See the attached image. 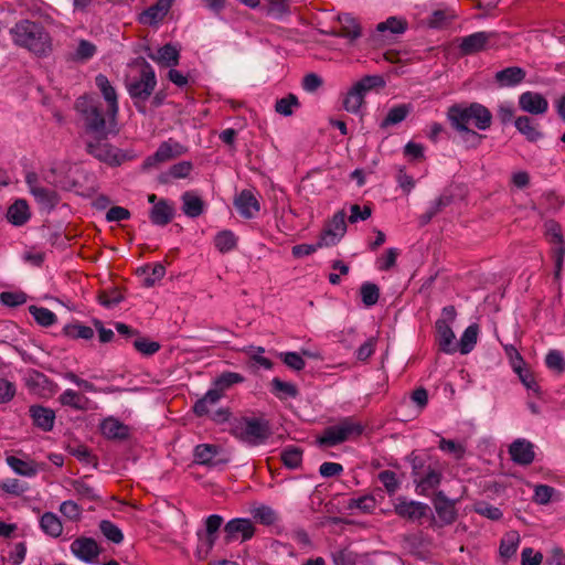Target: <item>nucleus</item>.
I'll list each match as a JSON object with an SVG mask.
<instances>
[{
  "label": "nucleus",
  "instance_id": "1",
  "mask_svg": "<svg viewBox=\"0 0 565 565\" xmlns=\"http://www.w3.org/2000/svg\"><path fill=\"white\" fill-rule=\"evenodd\" d=\"M85 132L92 137L107 138L117 132V115H113L98 97L81 96L75 103Z\"/></svg>",
  "mask_w": 565,
  "mask_h": 565
},
{
  "label": "nucleus",
  "instance_id": "2",
  "mask_svg": "<svg viewBox=\"0 0 565 565\" xmlns=\"http://www.w3.org/2000/svg\"><path fill=\"white\" fill-rule=\"evenodd\" d=\"M9 34L14 45L39 57L47 56L52 52V38L40 22L20 20L9 30Z\"/></svg>",
  "mask_w": 565,
  "mask_h": 565
},
{
  "label": "nucleus",
  "instance_id": "3",
  "mask_svg": "<svg viewBox=\"0 0 565 565\" xmlns=\"http://www.w3.org/2000/svg\"><path fill=\"white\" fill-rule=\"evenodd\" d=\"M446 116L455 130H465L469 125L478 130H487L492 124L491 111L480 103L455 104L447 109Z\"/></svg>",
  "mask_w": 565,
  "mask_h": 565
},
{
  "label": "nucleus",
  "instance_id": "4",
  "mask_svg": "<svg viewBox=\"0 0 565 565\" xmlns=\"http://www.w3.org/2000/svg\"><path fill=\"white\" fill-rule=\"evenodd\" d=\"M231 434L249 446H258L266 443L271 431L264 418L242 417L232 424Z\"/></svg>",
  "mask_w": 565,
  "mask_h": 565
},
{
  "label": "nucleus",
  "instance_id": "5",
  "mask_svg": "<svg viewBox=\"0 0 565 565\" xmlns=\"http://www.w3.org/2000/svg\"><path fill=\"white\" fill-rule=\"evenodd\" d=\"M86 151L98 161L110 167H118L134 159L131 153L107 142V138L93 137V139L87 140Z\"/></svg>",
  "mask_w": 565,
  "mask_h": 565
},
{
  "label": "nucleus",
  "instance_id": "6",
  "mask_svg": "<svg viewBox=\"0 0 565 565\" xmlns=\"http://www.w3.org/2000/svg\"><path fill=\"white\" fill-rule=\"evenodd\" d=\"M363 433V426L351 417L343 418L335 425L327 427L317 439L320 446L332 447L349 439L359 437Z\"/></svg>",
  "mask_w": 565,
  "mask_h": 565
},
{
  "label": "nucleus",
  "instance_id": "7",
  "mask_svg": "<svg viewBox=\"0 0 565 565\" xmlns=\"http://www.w3.org/2000/svg\"><path fill=\"white\" fill-rule=\"evenodd\" d=\"M456 317V308L454 306H446L441 310L440 318L435 323L437 344L439 350L447 354L457 352L456 337L451 329Z\"/></svg>",
  "mask_w": 565,
  "mask_h": 565
},
{
  "label": "nucleus",
  "instance_id": "8",
  "mask_svg": "<svg viewBox=\"0 0 565 565\" xmlns=\"http://www.w3.org/2000/svg\"><path fill=\"white\" fill-rule=\"evenodd\" d=\"M385 82L382 76L367 75L361 81L355 83L351 89L347 93L343 99V108L349 111L356 114L362 104L364 103V96L367 92L375 87H383Z\"/></svg>",
  "mask_w": 565,
  "mask_h": 565
},
{
  "label": "nucleus",
  "instance_id": "9",
  "mask_svg": "<svg viewBox=\"0 0 565 565\" xmlns=\"http://www.w3.org/2000/svg\"><path fill=\"white\" fill-rule=\"evenodd\" d=\"M157 85V78L152 66L143 58L140 62L139 77L127 85L132 99L147 100Z\"/></svg>",
  "mask_w": 565,
  "mask_h": 565
},
{
  "label": "nucleus",
  "instance_id": "10",
  "mask_svg": "<svg viewBox=\"0 0 565 565\" xmlns=\"http://www.w3.org/2000/svg\"><path fill=\"white\" fill-rule=\"evenodd\" d=\"M347 214L344 210H340L326 222L323 231L319 236V246L329 247L338 244L347 232L345 223Z\"/></svg>",
  "mask_w": 565,
  "mask_h": 565
},
{
  "label": "nucleus",
  "instance_id": "11",
  "mask_svg": "<svg viewBox=\"0 0 565 565\" xmlns=\"http://www.w3.org/2000/svg\"><path fill=\"white\" fill-rule=\"evenodd\" d=\"M498 34L494 32H476L461 39L459 50L463 55H472L478 52L494 47Z\"/></svg>",
  "mask_w": 565,
  "mask_h": 565
},
{
  "label": "nucleus",
  "instance_id": "12",
  "mask_svg": "<svg viewBox=\"0 0 565 565\" xmlns=\"http://www.w3.org/2000/svg\"><path fill=\"white\" fill-rule=\"evenodd\" d=\"M186 152V148L180 142L169 139L158 147L157 151L145 159L142 163L143 170H149L159 163L167 162L171 159L180 157Z\"/></svg>",
  "mask_w": 565,
  "mask_h": 565
},
{
  "label": "nucleus",
  "instance_id": "13",
  "mask_svg": "<svg viewBox=\"0 0 565 565\" xmlns=\"http://www.w3.org/2000/svg\"><path fill=\"white\" fill-rule=\"evenodd\" d=\"M431 501L438 518V520L434 516L431 518L433 524L445 526L456 521L457 510L454 500H450L443 491H438L435 493Z\"/></svg>",
  "mask_w": 565,
  "mask_h": 565
},
{
  "label": "nucleus",
  "instance_id": "14",
  "mask_svg": "<svg viewBox=\"0 0 565 565\" xmlns=\"http://www.w3.org/2000/svg\"><path fill=\"white\" fill-rule=\"evenodd\" d=\"M429 511L428 504L419 501H409L405 497H398L394 502L395 514L407 521H419L427 516Z\"/></svg>",
  "mask_w": 565,
  "mask_h": 565
},
{
  "label": "nucleus",
  "instance_id": "15",
  "mask_svg": "<svg viewBox=\"0 0 565 565\" xmlns=\"http://www.w3.org/2000/svg\"><path fill=\"white\" fill-rule=\"evenodd\" d=\"M255 534V526L249 519H233L224 526V540L231 543L237 540L242 542L250 540Z\"/></svg>",
  "mask_w": 565,
  "mask_h": 565
},
{
  "label": "nucleus",
  "instance_id": "16",
  "mask_svg": "<svg viewBox=\"0 0 565 565\" xmlns=\"http://www.w3.org/2000/svg\"><path fill=\"white\" fill-rule=\"evenodd\" d=\"M25 181L31 194L43 209L51 210L58 203L56 191L40 185L35 173H28Z\"/></svg>",
  "mask_w": 565,
  "mask_h": 565
},
{
  "label": "nucleus",
  "instance_id": "17",
  "mask_svg": "<svg viewBox=\"0 0 565 565\" xmlns=\"http://www.w3.org/2000/svg\"><path fill=\"white\" fill-rule=\"evenodd\" d=\"M519 108L533 116H543L548 110V100L541 93L526 90L518 99Z\"/></svg>",
  "mask_w": 565,
  "mask_h": 565
},
{
  "label": "nucleus",
  "instance_id": "18",
  "mask_svg": "<svg viewBox=\"0 0 565 565\" xmlns=\"http://www.w3.org/2000/svg\"><path fill=\"white\" fill-rule=\"evenodd\" d=\"M72 553L83 562L93 563L100 554L97 542L92 537L81 536L71 544Z\"/></svg>",
  "mask_w": 565,
  "mask_h": 565
},
{
  "label": "nucleus",
  "instance_id": "19",
  "mask_svg": "<svg viewBox=\"0 0 565 565\" xmlns=\"http://www.w3.org/2000/svg\"><path fill=\"white\" fill-rule=\"evenodd\" d=\"M234 206L245 218H253L260 210V203L252 190L241 191L234 199Z\"/></svg>",
  "mask_w": 565,
  "mask_h": 565
},
{
  "label": "nucleus",
  "instance_id": "20",
  "mask_svg": "<svg viewBox=\"0 0 565 565\" xmlns=\"http://www.w3.org/2000/svg\"><path fill=\"white\" fill-rule=\"evenodd\" d=\"M29 415L33 425L44 433L52 431L55 424V412L42 405H31Z\"/></svg>",
  "mask_w": 565,
  "mask_h": 565
},
{
  "label": "nucleus",
  "instance_id": "21",
  "mask_svg": "<svg viewBox=\"0 0 565 565\" xmlns=\"http://www.w3.org/2000/svg\"><path fill=\"white\" fill-rule=\"evenodd\" d=\"M338 21L339 29L333 30L331 34L348 39L350 42L361 36V25L354 17L349 13H342L338 15Z\"/></svg>",
  "mask_w": 565,
  "mask_h": 565
},
{
  "label": "nucleus",
  "instance_id": "22",
  "mask_svg": "<svg viewBox=\"0 0 565 565\" xmlns=\"http://www.w3.org/2000/svg\"><path fill=\"white\" fill-rule=\"evenodd\" d=\"M174 214V204L166 199H161L150 210L149 218L154 225L166 226L173 220Z\"/></svg>",
  "mask_w": 565,
  "mask_h": 565
},
{
  "label": "nucleus",
  "instance_id": "23",
  "mask_svg": "<svg viewBox=\"0 0 565 565\" xmlns=\"http://www.w3.org/2000/svg\"><path fill=\"white\" fill-rule=\"evenodd\" d=\"M171 4L172 0H158L154 4L140 13L139 22L146 25L157 24L168 14Z\"/></svg>",
  "mask_w": 565,
  "mask_h": 565
},
{
  "label": "nucleus",
  "instance_id": "24",
  "mask_svg": "<svg viewBox=\"0 0 565 565\" xmlns=\"http://www.w3.org/2000/svg\"><path fill=\"white\" fill-rule=\"evenodd\" d=\"M511 459L522 466H527L533 462L535 454L533 445L525 439H516L509 448Z\"/></svg>",
  "mask_w": 565,
  "mask_h": 565
},
{
  "label": "nucleus",
  "instance_id": "25",
  "mask_svg": "<svg viewBox=\"0 0 565 565\" xmlns=\"http://www.w3.org/2000/svg\"><path fill=\"white\" fill-rule=\"evenodd\" d=\"M526 72L520 66H510L495 73L494 79L500 87H514L521 84Z\"/></svg>",
  "mask_w": 565,
  "mask_h": 565
},
{
  "label": "nucleus",
  "instance_id": "26",
  "mask_svg": "<svg viewBox=\"0 0 565 565\" xmlns=\"http://www.w3.org/2000/svg\"><path fill=\"white\" fill-rule=\"evenodd\" d=\"M95 83L106 102V106L110 109V113L113 115H118L119 105H118V98H117V93H116L115 87L110 84L108 78L103 74H98L95 77Z\"/></svg>",
  "mask_w": 565,
  "mask_h": 565
},
{
  "label": "nucleus",
  "instance_id": "27",
  "mask_svg": "<svg viewBox=\"0 0 565 565\" xmlns=\"http://www.w3.org/2000/svg\"><path fill=\"white\" fill-rule=\"evenodd\" d=\"M514 126L516 130L530 142H535L543 137L542 131L539 129V125L529 116L523 115L515 118Z\"/></svg>",
  "mask_w": 565,
  "mask_h": 565
},
{
  "label": "nucleus",
  "instance_id": "28",
  "mask_svg": "<svg viewBox=\"0 0 565 565\" xmlns=\"http://www.w3.org/2000/svg\"><path fill=\"white\" fill-rule=\"evenodd\" d=\"M102 434L108 439L124 440L129 435V428L118 419L108 417L100 424Z\"/></svg>",
  "mask_w": 565,
  "mask_h": 565
},
{
  "label": "nucleus",
  "instance_id": "29",
  "mask_svg": "<svg viewBox=\"0 0 565 565\" xmlns=\"http://www.w3.org/2000/svg\"><path fill=\"white\" fill-rule=\"evenodd\" d=\"M26 554V545L24 542L9 544L2 552L0 565H20Z\"/></svg>",
  "mask_w": 565,
  "mask_h": 565
},
{
  "label": "nucleus",
  "instance_id": "30",
  "mask_svg": "<svg viewBox=\"0 0 565 565\" xmlns=\"http://www.w3.org/2000/svg\"><path fill=\"white\" fill-rule=\"evenodd\" d=\"M149 57L163 66L171 67L179 64L180 54L174 45L166 44L156 54H149Z\"/></svg>",
  "mask_w": 565,
  "mask_h": 565
},
{
  "label": "nucleus",
  "instance_id": "31",
  "mask_svg": "<svg viewBox=\"0 0 565 565\" xmlns=\"http://www.w3.org/2000/svg\"><path fill=\"white\" fill-rule=\"evenodd\" d=\"M182 211L189 217H198L204 211V202L193 192L186 191L182 194Z\"/></svg>",
  "mask_w": 565,
  "mask_h": 565
},
{
  "label": "nucleus",
  "instance_id": "32",
  "mask_svg": "<svg viewBox=\"0 0 565 565\" xmlns=\"http://www.w3.org/2000/svg\"><path fill=\"white\" fill-rule=\"evenodd\" d=\"M8 221L17 226H21L30 218L29 206L24 200H17L7 213Z\"/></svg>",
  "mask_w": 565,
  "mask_h": 565
},
{
  "label": "nucleus",
  "instance_id": "33",
  "mask_svg": "<svg viewBox=\"0 0 565 565\" xmlns=\"http://www.w3.org/2000/svg\"><path fill=\"white\" fill-rule=\"evenodd\" d=\"M244 381L245 377L241 373L226 371L214 379L213 387L223 396L224 392Z\"/></svg>",
  "mask_w": 565,
  "mask_h": 565
},
{
  "label": "nucleus",
  "instance_id": "34",
  "mask_svg": "<svg viewBox=\"0 0 565 565\" xmlns=\"http://www.w3.org/2000/svg\"><path fill=\"white\" fill-rule=\"evenodd\" d=\"M28 387L36 394L45 395L54 392V383L46 375L33 372L28 379Z\"/></svg>",
  "mask_w": 565,
  "mask_h": 565
},
{
  "label": "nucleus",
  "instance_id": "35",
  "mask_svg": "<svg viewBox=\"0 0 565 565\" xmlns=\"http://www.w3.org/2000/svg\"><path fill=\"white\" fill-rule=\"evenodd\" d=\"M521 542L520 534L516 531H510L503 535L500 542L499 553L504 559H510L515 555Z\"/></svg>",
  "mask_w": 565,
  "mask_h": 565
},
{
  "label": "nucleus",
  "instance_id": "36",
  "mask_svg": "<svg viewBox=\"0 0 565 565\" xmlns=\"http://www.w3.org/2000/svg\"><path fill=\"white\" fill-rule=\"evenodd\" d=\"M412 110V107L409 104H399L394 107H392L388 111L386 117L381 122V128L385 129L387 127L397 125L406 119V117L409 115Z\"/></svg>",
  "mask_w": 565,
  "mask_h": 565
},
{
  "label": "nucleus",
  "instance_id": "37",
  "mask_svg": "<svg viewBox=\"0 0 565 565\" xmlns=\"http://www.w3.org/2000/svg\"><path fill=\"white\" fill-rule=\"evenodd\" d=\"M222 395L214 388H210L202 398L198 399L193 406V412L198 416H204L210 413V406L216 405Z\"/></svg>",
  "mask_w": 565,
  "mask_h": 565
},
{
  "label": "nucleus",
  "instance_id": "38",
  "mask_svg": "<svg viewBox=\"0 0 565 565\" xmlns=\"http://www.w3.org/2000/svg\"><path fill=\"white\" fill-rule=\"evenodd\" d=\"M478 333L479 327L476 323L470 324L468 328H466L457 344V351L459 350L461 354L470 353L477 343Z\"/></svg>",
  "mask_w": 565,
  "mask_h": 565
},
{
  "label": "nucleus",
  "instance_id": "39",
  "mask_svg": "<svg viewBox=\"0 0 565 565\" xmlns=\"http://www.w3.org/2000/svg\"><path fill=\"white\" fill-rule=\"evenodd\" d=\"M40 526L45 534L52 537H58L63 532L61 520L52 512H45L41 516Z\"/></svg>",
  "mask_w": 565,
  "mask_h": 565
},
{
  "label": "nucleus",
  "instance_id": "40",
  "mask_svg": "<svg viewBox=\"0 0 565 565\" xmlns=\"http://www.w3.org/2000/svg\"><path fill=\"white\" fill-rule=\"evenodd\" d=\"M6 461L8 466L20 476L33 477L38 473L36 466L33 461H25L14 456H8Z\"/></svg>",
  "mask_w": 565,
  "mask_h": 565
},
{
  "label": "nucleus",
  "instance_id": "41",
  "mask_svg": "<svg viewBox=\"0 0 565 565\" xmlns=\"http://www.w3.org/2000/svg\"><path fill=\"white\" fill-rule=\"evenodd\" d=\"M193 166L190 161H181L169 168V170L160 175V181L167 183L170 179H184L192 171Z\"/></svg>",
  "mask_w": 565,
  "mask_h": 565
},
{
  "label": "nucleus",
  "instance_id": "42",
  "mask_svg": "<svg viewBox=\"0 0 565 565\" xmlns=\"http://www.w3.org/2000/svg\"><path fill=\"white\" fill-rule=\"evenodd\" d=\"M237 237L232 231L224 230L214 237V246L221 253H228L236 248Z\"/></svg>",
  "mask_w": 565,
  "mask_h": 565
},
{
  "label": "nucleus",
  "instance_id": "43",
  "mask_svg": "<svg viewBox=\"0 0 565 565\" xmlns=\"http://www.w3.org/2000/svg\"><path fill=\"white\" fill-rule=\"evenodd\" d=\"M58 402L63 406L72 407L76 411H83L85 409V403L87 402V398L82 396L78 392L74 390H65L60 396Z\"/></svg>",
  "mask_w": 565,
  "mask_h": 565
},
{
  "label": "nucleus",
  "instance_id": "44",
  "mask_svg": "<svg viewBox=\"0 0 565 565\" xmlns=\"http://www.w3.org/2000/svg\"><path fill=\"white\" fill-rule=\"evenodd\" d=\"M256 522L263 525H273L278 521L277 512L268 505H259L250 511Z\"/></svg>",
  "mask_w": 565,
  "mask_h": 565
},
{
  "label": "nucleus",
  "instance_id": "45",
  "mask_svg": "<svg viewBox=\"0 0 565 565\" xmlns=\"http://www.w3.org/2000/svg\"><path fill=\"white\" fill-rule=\"evenodd\" d=\"M455 17L450 10H436L429 15L427 25L431 29H443L449 25Z\"/></svg>",
  "mask_w": 565,
  "mask_h": 565
},
{
  "label": "nucleus",
  "instance_id": "46",
  "mask_svg": "<svg viewBox=\"0 0 565 565\" xmlns=\"http://www.w3.org/2000/svg\"><path fill=\"white\" fill-rule=\"evenodd\" d=\"M217 455V447L209 444L198 445L194 449L195 461L200 465H212Z\"/></svg>",
  "mask_w": 565,
  "mask_h": 565
},
{
  "label": "nucleus",
  "instance_id": "47",
  "mask_svg": "<svg viewBox=\"0 0 565 565\" xmlns=\"http://www.w3.org/2000/svg\"><path fill=\"white\" fill-rule=\"evenodd\" d=\"M407 25L408 24L405 19L390 17L386 21L381 22L376 25V31H390L392 34H402L406 31Z\"/></svg>",
  "mask_w": 565,
  "mask_h": 565
},
{
  "label": "nucleus",
  "instance_id": "48",
  "mask_svg": "<svg viewBox=\"0 0 565 565\" xmlns=\"http://www.w3.org/2000/svg\"><path fill=\"white\" fill-rule=\"evenodd\" d=\"M281 461L289 469H297L302 462V450L298 447H287L281 452Z\"/></svg>",
  "mask_w": 565,
  "mask_h": 565
},
{
  "label": "nucleus",
  "instance_id": "49",
  "mask_svg": "<svg viewBox=\"0 0 565 565\" xmlns=\"http://www.w3.org/2000/svg\"><path fill=\"white\" fill-rule=\"evenodd\" d=\"M440 481L441 473L434 469H429L417 483L419 494H425L428 490L437 488Z\"/></svg>",
  "mask_w": 565,
  "mask_h": 565
},
{
  "label": "nucleus",
  "instance_id": "50",
  "mask_svg": "<svg viewBox=\"0 0 565 565\" xmlns=\"http://www.w3.org/2000/svg\"><path fill=\"white\" fill-rule=\"evenodd\" d=\"M376 508V500L372 494L352 498L348 502V509H358L363 513H372Z\"/></svg>",
  "mask_w": 565,
  "mask_h": 565
},
{
  "label": "nucleus",
  "instance_id": "51",
  "mask_svg": "<svg viewBox=\"0 0 565 565\" xmlns=\"http://www.w3.org/2000/svg\"><path fill=\"white\" fill-rule=\"evenodd\" d=\"M273 392L279 398L286 397H296L298 395V390L295 384L289 382H284L278 377H274L271 380Z\"/></svg>",
  "mask_w": 565,
  "mask_h": 565
},
{
  "label": "nucleus",
  "instance_id": "52",
  "mask_svg": "<svg viewBox=\"0 0 565 565\" xmlns=\"http://www.w3.org/2000/svg\"><path fill=\"white\" fill-rule=\"evenodd\" d=\"M216 540L206 535H203L201 531L198 532V545L195 548V556L199 561H204L210 555Z\"/></svg>",
  "mask_w": 565,
  "mask_h": 565
},
{
  "label": "nucleus",
  "instance_id": "53",
  "mask_svg": "<svg viewBox=\"0 0 565 565\" xmlns=\"http://www.w3.org/2000/svg\"><path fill=\"white\" fill-rule=\"evenodd\" d=\"M132 344H134V348L139 353H141L142 355H146V356H151V355L156 354L161 348L159 342L149 340L148 338H145V337H137L134 340Z\"/></svg>",
  "mask_w": 565,
  "mask_h": 565
},
{
  "label": "nucleus",
  "instance_id": "54",
  "mask_svg": "<svg viewBox=\"0 0 565 565\" xmlns=\"http://www.w3.org/2000/svg\"><path fill=\"white\" fill-rule=\"evenodd\" d=\"M300 106L299 100L296 95L289 94L286 97L278 99L275 104V110L282 116H291L294 114V108H298Z\"/></svg>",
  "mask_w": 565,
  "mask_h": 565
},
{
  "label": "nucleus",
  "instance_id": "55",
  "mask_svg": "<svg viewBox=\"0 0 565 565\" xmlns=\"http://www.w3.org/2000/svg\"><path fill=\"white\" fill-rule=\"evenodd\" d=\"M30 313L34 320L43 327H50L54 324L56 320L55 313L47 308L31 306Z\"/></svg>",
  "mask_w": 565,
  "mask_h": 565
},
{
  "label": "nucleus",
  "instance_id": "56",
  "mask_svg": "<svg viewBox=\"0 0 565 565\" xmlns=\"http://www.w3.org/2000/svg\"><path fill=\"white\" fill-rule=\"evenodd\" d=\"M99 530L107 540L115 544H119L124 540L121 530L108 520H103L99 523Z\"/></svg>",
  "mask_w": 565,
  "mask_h": 565
},
{
  "label": "nucleus",
  "instance_id": "57",
  "mask_svg": "<svg viewBox=\"0 0 565 565\" xmlns=\"http://www.w3.org/2000/svg\"><path fill=\"white\" fill-rule=\"evenodd\" d=\"M362 301L366 307L374 306L380 298V289L375 284L364 282L360 289Z\"/></svg>",
  "mask_w": 565,
  "mask_h": 565
},
{
  "label": "nucleus",
  "instance_id": "58",
  "mask_svg": "<svg viewBox=\"0 0 565 565\" xmlns=\"http://www.w3.org/2000/svg\"><path fill=\"white\" fill-rule=\"evenodd\" d=\"M456 131L458 134H460V139L467 149L478 148L484 138L483 135H481L470 128H466L465 130H456Z\"/></svg>",
  "mask_w": 565,
  "mask_h": 565
},
{
  "label": "nucleus",
  "instance_id": "59",
  "mask_svg": "<svg viewBox=\"0 0 565 565\" xmlns=\"http://www.w3.org/2000/svg\"><path fill=\"white\" fill-rule=\"evenodd\" d=\"M475 511L479 515L492 521H499L503 515L502 511L498 507H494L488 502L476 503Z\"/></svg>",
  "mask_w": 565,
  "mask_h": 565
},
{
  "label": "nucleus",
  "instance_id": "60",
  "mask_svg": "<svg viewBox=\"0 0 565 565\" xmlns=\"http://www.w3.org/2000/svg\"><path fill=\"white\" fill-rule=\"evenodd\" d=\"M67 337L73 339L89 340L94 337V330L90 327L82 324H70L64 328Z\"/></svg>",
  "mask_w": 565,
  "mask_h": 565
},
{
  "label": "nucleus",
  "instance_id": "61",
  "mask_svg": "<svg viewBox=\"0 0 565 565\" xmlns=\"http://www.w3.org/2000/svg\"><path fill=\"white\" fill-rule=\"evenodd\" d=\"M439 449L451 454L456 459H461L466 452V448L462 444L445 438L439 440Z\"/></svg>",
  "mask_w": 565,
  "mask_h": 565
},
{
  "label": "nucleus",
  "instance_id": "62",
  "mask_svg": "<svg viewBox=\"0 0 565 565\" xmlns=\"http://www.w3.org/2000/svg\"><path fill=\"white\" fill-rule=\"evenodd\" d=\"M279 358L289 369L294 371H301L306 366L305 360L297 352H281Z\"/></svg>",
  "mask_w": 565,
  "mask_h": 565
},
{
  "label": "nucleus",
  "instance_id": "63",
  "mask_svg": "<svg viewBox=\"0 0 565 565\" xmlns=\"http://www.w3.org/2000/svg\"><path fill=\"white\" fill-rule=\"evenodd\" d=\"M379 480L382 482L388 494H394L399 488L396 473L392 470H384L379 473Z\"/></svg>",
  "mask_w": 565,
  "mask_h": 565
},
{
  "label": "nucleus",
  "instance_id": "64",
  "mask_svg": "<svg viewBox=\"0 0 565 565\" xmlns=\"http://www.w3.org/2000/svg\"><path fill=\"white\" fill-rule=\"evenodd\" d=\"M545 363L548 369L562 373L565 371V360L559 351L552 350L545 358Z\"/></svg>",
  "mask_w": 565,
  "mask_h": 565
}]
</instances>
